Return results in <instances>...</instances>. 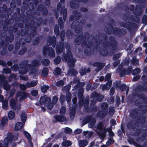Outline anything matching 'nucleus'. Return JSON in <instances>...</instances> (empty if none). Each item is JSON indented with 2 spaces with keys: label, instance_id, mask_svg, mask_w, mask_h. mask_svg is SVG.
<instances>
[{
  "label": "nucleus",
  "instance_id": "nucleus-1",
  "mask_svg": "<svg viewBox=\"0 0 147 147\" xmlns=\"http://www.w3.org/2000/svg\"><path fill=\"white\" fill-rule=\"evenodd\" d=\"M97 128L101 131L100 133H98V135L103 139L105 137L106 132L107 131L108 132L110 136H114V133L111 131V129L109 128L106 129L105 128H103L102 127V124L101 123H98L97 125Z\"/></svg>",
  "mask_w": 147,
  "mask_h": 147
},
{
  "label": "nucleus",
  "instance_id": "nucleus-2",
  "mask_svg": "<svg viewBox=\"0 0 147 147\" xmlns=\"http://www.w3.org/2000/svg\"><path fill=\"white\" fill-rule=\"evenodd\" d=\"M67 55H65L63 57L62 60L63 61H68L69 66L71 67L74 65L76 60L72 57V54L69 50H67Z\"/></svg>",
  "mask_w": 147,
  "mask_h": 147
},
{
  "label": "nucleus",
  "instance_id": "nucleus-3",
  "mask_svg": "<svg viewBox=\"0 0 147 147\" xmlns=\"http://www.w3.org/2000/svg\"><path fill=\"white\" fill-rule=\"evenodd\" d=\"M43 53L44 55H46L47 53L51 57H54L55 56L54 50L51 47L49 48V49L45 47H44L43 50Z\"/></svg>",
  "mask_w": 147,
  "mask_h": 147
},
{
  "label": "nucleus",
  "instance_id": "nucleus-4",
  "mask_svg": "<svg viewBox=\"0 0 147 147\" xmlns=\"http://www.w3.org/2000/svg\"><path fill=\"white\" fill-rule=\"evenodd\" d=\"M131 70V69L130 67L128 68L127 71L123 68L121 69H120V66L119 67V68L117 69V71L119 72L120 75L121 76H123L126 74H130Z\"/></svg>",
  "mask_w": 147,
  "mask_h": 147
},
{
  "label": "nucleus",
  "instance_id": "nucleus-5",
  "mask_svg": "<svg viewBox=\"0 0 147 147\" xmlns=\"http://www.w3.org/2000/svg\"><path fill=\"white\" fill-rule=\"evenodd\" d=\"M50 100L51 99L50 97L44 96L40 98V103L41 105H45L47 106V104L48 103Z\"/></svg>",
  "mask_w": 147,
  "mask_h": 147
},
{
  "label": "nucleus",
  "instance_id": "nucleus-6",
  "mask_svg": "<svg viewBox=\"0 0 147 147\" xmlns=\"http://www.w3.org/2000/svg\"><path fill=\"white\" fill-rule=\"evenodd\" d=\"M10 105L11 108L15 110H18L20 109V106L19 104H16L15 100L13 99L10 101Z\"/></svg>",
  "mask_w": 147,
  "mask_h": 147
},
{
  "label": "nucleus",
  "instance_id": "nucleus-7",
  "mask_svg": "<svg viewBox=\"0 0 147 147\" xmlns=\"http://www.w3.org/2000/svg\"><path fill=\"white\" fill-rule=\"evenodd\" d=\"M17 94L18 98L20 100H22L28 96V95L24 92H19L17 93Z\"/></svg>",
  "mask_w": 147,
  "mask_h": 147
},
{
  "label": "nucleus",
  "instance_id": "nucleus-8",
  "mask_svg": "<svg viewBox=\"0 0 147 147\" xmlns=\"http://www.w3.org/2000/svg\"><path fill=\"white\" fill-rule=\"evenodd\" d=\"M112 82L111 81L108 82L106 85H101L102 89L103 90H108L110 87L111 85Z\"/></svg>",
  "mask_w": 147,
  "mask_h": 147
},
{
  "label": "nucleus",
  "instance_id": "nucleus-9",
  "mask_svg": "<svg viewBox=\"0 0 147 147\" xmlns=\"http://www.w3.org/2000/svg\"><path fill=\"white\" fill-rule=\"evenodd\" d=\"M63 44L60 43L59 45L56 47V51L57 53H59L63 51Z\"/></svg>",
  "mask_w": 147,
  "mask_h": 147
},
{
  "label": "nucleus",
  "instance_id": "nucleus-10",
  "mask_svg": "<svg viewBox=\"0 0 147 147\" xmlns=\"http://www.w3.org/2000/svg\"><path fill=\"white\" fill-rule=\"evenodd\" d=\"M23 125V124L20 122H18L16 125L15 127V130L18 131L21 129Z\"/></svg>",
  "mask_w": 147,
  "mask_h": 147
},
{
  "label": "nucleus",
  "instance_id": "nucleus-11",
  "mask_svg": "<svg viewBox=\"0 0 147 147\" xmlns=\"http://www.w3.org/2000/svg\"><path fill=\"white\" fill-rule=\"evenodd\" d=\"M88 142L86 140H81L79 141V144L80 147H83L86 146Z\"/></svg>",
  "mask_w": 147,
  "mask_h": 147
},
{
  "label": "nucleus",
  "instance_id": "nucleus-12",
  "mask_svg": "<svg viewBox=\"0 0 147 147\" xmlns=\"http://www.w3.org/2000/svg\"><path fill=\"white\" fill-rule=\"evenodd\" d=\"M15 116V113L13 111H10L8 113V117L9 119L11 120L14 118Z\"/></svg>",
  "mask_w": 147,
  "mask_h": 147
},
{
  "label": "nucleus",
  "instance_id": "nucleus-13",
  "mask_svg": "<svg viewBox=\"0 0 147 147\" xmlns=\"http://www.w3.org/2000/svg\"><path fill=\"white\" fill-rule=\"evenodd\" d=\"M55 118L59 121H64L66 120V118L63 116H56L55 117Z\"/></svg>",
  "mask_w": 147,
  "mask_h": 147
},
{
  "label": "nucleus",
  "instance_id": "nucleus-14",
  "mask_svg": "<svg viewBox=\"0 0 147 147\" xmlns=\"http://www.w3.org/2000/svg\"><path fill=\"white\" fill-rule=\"evenodd\" d=\"M49 43L53 47L55 46L56 38L55 36H53L52 38H50L49 39Z\"/></svg>",
  "mask_w": 147,
  "mask_h": 147
},
{
  "label": "nucleus",
  "instance_id": "nucleus-15",
  "mask_svg": "<svg viewBox=\"0 0 147 147\" xmlns=\"http://www.w3.org/2000/svg\"><path fill=\"white\" fill-rule=\"evenodd\" d=\"M94 66L98 67V71H99L104 66V65L103 64L96 62L94 64Z\"/></svg>",
  "mask_w": 147,
  "mask_h": 147
},
{
  "label": "nucleus",
  "instance_id": "nucleus-16",
  "mask_svg": "<svg viewBox=\"0 0 147 147\" xmlns=\"http://www.w3.org/2000/svg\"><path fill=\"white\" fill-rule=\"evenodd\" d=\"M63 146L68 147L71 145V143L69 141H64L62 143Z\"/></svg>",
  "mask_w": 147,
  "mask_h": 147
},
{
  "label": "nucleus",
  "instance_id": "nucleus-17",
  "mask_svg": "<svg viewBox=\"0 0 147 147\" xmlns=\"http://www.w3.org/2000/svg\"><path fill=\"white\" fill-rule=\"evenodd\" d=\"M21 118L22 121L24 123L26 119V114L25 112H22L21 115Z\"/></svg>",
  "mask_w": 147,
  "mask_h": 147
},
{
  "label": "nucleus",
  "instance_id": "nucleus-18",
  "mask_svg": "<svg viewBox=\"0 0 147 147\" xmlns=\"http://www.w3.org/2000/svg\"><path fill=\"white\" fill-rule=\"evenodd\" d=\"M84 135L86 136V137H90L91 136L93 135V132L92 131L89 132L88 131H86L83 132Z\"/></svg>",
  "mask_w": 147,
  "mask_h": 147
},
{
  "label": "nucleus",
  "instance_id": "nucleus-19",
  "mask_svg": "<svg viewBox=\"0 0 147 147\" xmlns=\"http://www.w3.org/2000/svg\"><path fill=\"white\" fill-rule=\"evenodd\" d=\"M37 82L36 81H34L31 82V83H28L27 84V86L28 87H34L37 84Z\"/></svg>",
  "mask_w": 147,
  "mask_h": 147
},
{
  "label": "nucleus",
  "instance_id": "nucleus-20",
  "mask_svg": "<svg viewBox=\"0 0 147 147\" xmlns=\"http://www.w3.org/2000/svg\"><path fill=\"white\" fill-rule=\"evenodd\" d=\"M90 71V70L88 69L87 71L84 68H82L80 69V73L81 75H85L87 72H89Z\"/></svg>",
  "mask_w": 147,
  "mask_h": 147
},
{
  "label": "nucleus",
  "instance_id": "nucleus-21",
  "mask_svg": "<svg viewBox=\"0 0 147 147\" xmlns=\"http://www.w3.org/2000/svg\"><path fill=\"white\" fill-rule=\"evenodd\" d=\"M48 73V69L47 68H44L42 70V75L43 77H45L47 75Z\"/></svg>",
  "mask_w": 147,
  "mask_h": 147
},
{
  "label": "nucleus",
  "instance_id": "nucleus-22",
  "mask_svg": "<svg viewBox=\"0 0 147 147\" xmlns=\"http://www.w3.org/2000/svg\"><path fill=\"white\" fill-rule=\"evenodd\" d=\"M107 115V113L105 111H101L98 113V115L100 117H103Z\"/></svg>",
  "mask_w": 147,
  "mask_h": 147
},
{
  "label": "nucleus",
  "instance_id": "nucleus-23",
  "mask_svg": "<svg viewBox=\"0 0 147 147\" xmlns=\"http://www.w3.org/2000/svg\"><path fill=\"white\" fill-rule=\"evenodd\" d=\"M75 113V109H74L70 110V118L71 119H73L74 118Z\"/></svg>",
  "mask_w": 147,
  "mask_h": 147
},
{
  "label": "nucleus",
  "instance_id": "nucleus-24",
  "mask_svg": "<svg viewBox=\"0 0 147 147\" xmlns=\"http://www.w3.org/2000/svg\"><path fill=\"white\" fill-rule=\"evenodd\" d=\"M77 73L76 70L74 69H72L68 72V74L69 75L72 74L75 75L77 74Z\"/></svg>",
  "mask_w": 147,
  "mask_h": 147
},
{
  "label": "nucleus",
  "instance_id": "nucleus-25",
  "mask_svg": "<svg viewBox=\"0 0 147 147\" xmlns=\"http://www.w3.org/2000/svg\"><path fill=\"white\" fill-rule=\"evenodd\" d=\"M96 122V120L94 119H91L89 121V122L90 123V125H89V127L91 128L92 126H93Z\"/></svg>",
  "mask_w": 147,
  "mask_h": 147
},
{
  "label": "nucleus",
  "instance_id": "nucleus-26",
  "mask_svg": "<svg viewBox=\"0 0 147 147\" xmlns=\"http://www.w3.org/2000/svg\"><path fill=\"white\" fill-rule=\"evenodd\" d=\"M61 70L59 68H56L55 70L54 71V74L56 75H58L60 74Z\"/></svg>",
  "mask_w": 147,
  "mask_h": 147
},
{
  "label": "nucleus",
  "instance_id": "nucleus-27",
  "mask_svg": "<svg viewBox=\"0 0 147 147\" xmlns=\"http://www.w3.org/2000/svg\"><path fill=\"white\" fill-rule=\"evenodd\" d=\"M23 133L26 136L29 140L30 141L31 140V137L30 134L27 132L24 131H23Z\"/></svg>",
  "mask_w": 147,
  "mask_h": 147
},
{
  "label": "nucleus",
  "instance_id": "nucleus-28",
  "mask_svg": "<svg viewBox=\"0 0 147 147\" xmlns=\"http://www.w3.org/2000/svg\"><path fill=\"white\" fill-rule=\"evenodd\" d=\"M8 101L7 100L4 101L2 104L3 108L4 109H7L8 107Z\"/></svg>",
  "mask_w": 147,
  "mask_h": 147
},
{
  "label": "nucleus",
  "instance_id": "nucleus-29",
  "mask_svg": "<svg viewBox=\"0 0 147 147\" xmlns=\"http://www.w3.org/2000/svg\"><path fill=\"white\" fill-rule=\"evenodd\" d=\"M48 88L49 87L48 86H44L41 87V90L42 92H47Z\"/></svg>",
  "mask_w": 147,
  "mask_h": 147
},
{
  "label": "nucleus",
  "instance_id": "nucleus-30",
  "mask_svg": "<svg viewBox=\"0 0 147 147\" xmlns=\"http://www.w3.org/2000/svg\"><path fill=\"white\" fill-rule=\"evenodd\" d=\"M72 130L68 127H66L64 129L65 132L67 134H70L72 132Z\"/></svg>",
  "mask_w": 147,
  "mask_h": 147
},
{
  "label": "nucleus",
  "instance_id": "nucleus-31",
  "mask_svg": "<svg viewBox=\"0 0 147 147\" xmlns=\"http://www.w3.org/2000/svg\"><path fill=\"white\" fill-rule=\"evenodd\" d=\"M140 72V70L139 68H136L134 69L133 72V75H135L138 74Z\"/></svg>",
  "mask_w": 147,
  "mask_h": 147
},
{
  "label": "nucleus",
  "instance_id": "nucleus-32",
  "mask_svg": "<svg viewBox=\"0 0 147 147\" xmlns=\"http://www.w3.org/2000/svg\"><path fill=\"white\" fill-rule=\"evenodd\" d=\"M1 122L2 125H4L7 122V119L6 117H4L2 119Z\"/></svg>",
  "mask_w": 147,
  "mask_h": 147
},
{
  "label": "nucleus",
  "instance_id": "nucleus-33",
  "mask_svg": "<svg viewBox=\"0 0 147 147\" xmlns=\"http://www.w3.org/2000/svg\"><path fill=\"white\" fill-rule=\"evenodd\" d=\"M61 61V59L59 57H57L54 61V63L55 64H58Z\"/></svg>",
  "mask_w": 147,
  "mask_h": 147
},
{
  "label": "nucleus",
  "instance_id": "nucleus-34",
  "mask_svg": "<svg viewBox=\"0 0 147 147\" xmlns=\"http://www.w3.org/2000/svg\"><path fill=\"white\" fill-rule=\"evenodd\" d=\"M65 107H61L60 113L61 114L63 115L65 114Z\"/></svg>",
  "mask_w": 147,
  "mask_h": 147
},
{
  "label": "nucleus",
  "instance_id": "nucleus-35",
  "mask_svg": "<svg viewBox=\"0 0 147 147\" xmlns=\"http://www.w3.org/2000/svg\"><path fill=\"white\" fill-rule=\"evenodd\" d=\"M50 63V61L49 60L45 59L43 61V64L46 66L48 65Z\"/></svg>",
  "mask_w": 147,
  "mask_h": 147
},
{
  "label": "nucleus",
  "instance_id": "nucleus-36",
  "mask_svg": "<svg viewBox=\"0 0 147 147\" xmlns=\"http://www.w3.org/2000/svg\"><path fill=\"white\" fill-rule=\"evenodd\" d=\"M64 85L63 82L62 80H60L57 83V85L58 86H61Z\"/></svg>",
  "mask_w": 147,
  "mask_h": 147
},
{
  "label": "nucleus",
  "instance_id": "nucleus-37",
  "mask_svg": "<svg viewBox=\"0 0 147 147\" xmlns=\"http://www.w3.org/2000/svg\"><path fill=\"white\" fill-rule=\"evenodd\" d=\"M108 107L107 104L106 103H102L101 105V108L102 109H105Z\"/></svg>",
  "mask_w": 147,
  "mask_h": 147
},
{
  "label": "nucleus",
  "instance_id": "nucleus-38",
  "mask_svg": "<svg viewBox=\"0 0 147 147\" xmlns=\"http://www.w3.org/2000/svg\"><path fill=\"white\" fill-rule=\"evenodd\" d=\"M8 140L7 138H5L4 139V147H7Z\"/></svg>",
  "mask_w": 147,
  "mask_h": 147
},
{
  "label": "nucleus",
  "instance_id": "nucleus-39",
  "mask_svg": "<svg viewBox=\"0 0 147 147\" xmlns=\"http://www.w3.org/2000/svg\"><path fill=\"white\" fill-rule=\"evenodd\" d=\"M31 94L33 96H36L38 94V92L37 90H34L32 91Z\"/></svg>",
  "mask_w": 147,
  "mask_h": 147
},
{
  "label": "nucleus",
  "instance_id": "nucleus-40",
  "mask_svg": "<svg viewBox=\"0 0 147 147\" xmlns=\"http://www.w3.org/2000/svg\"><path fill=\"white\" fill-rule=\"evenodd\" d=\"M114 142V140L112 139H109L106 142V144L107 145H109L111 143Z\"/></svg>",
  "mask_w": 147,
  "mask_h": 147
},
{
  "label": "nucleus",
  "instance_id": "nucleus-41",
  "mask_svg": "<svg viewBox=\"0 0 147 147\" xmlns=\"http://www.w3.org/2000/svg\"><path fill=\"white\" fill-rule=\"evenodd\" d=\"M67 102H68L71 99V94H70L69 93H68L67 94Z\"/></svg>",
  "mask_w": 147,
  "mask_h": 147
},
{
  "label": "nucleus",
  "instance_id": "nucleus-42",
  "mask_svg": "<svg viewBox=\"0 0 147 147\" xmlns=\"http://www.w3.org/2000/svg\"><path fill=\"white\" fill-rule=\"evenodd\" d=\"M142 21L143 23L145 24H147V16H144Z\"/></svg>",
  "mask_w": 147,
  "mask_h": 147
},
{
  "label": "nucleus",
  "instance_id": "nucleus-43",
  "mask_svg": "<svg viewBox=\"0 0 147 147\" xmlns=\"http://www.w3.org/2000/svg\"><path fill=\"white\" fill-rule=\"evenodd\" d=\"M82 131V130L80 129H77L75 130L74 131V133L75 134H79Z\"/></svg>",
  "mask_w": 147,
  "mask_h": 147
},
{
  "label": "nucleus",
  "instance_id": "nucleus-44",
  "mask_svg": "<svg viewBox=\"0 0 147 147\" xmlns=\"http://www.w3.org/2000/svg\"><path fill=\"white\" fill-rule=\"evenodd\" d=\"M3 73H10V69L6 68L3 69Z\"/></svg>",
  "mask_w": 147,
  "mask_h": 147
},
{
  "label": "nucleus",
  "instance_id": "nucleus-45",
  "mask_svg": "<svg viewBox=\"0 0 147 147\" xmlns=\"http://www.w3.org/2000/svg\"><path fill=\"white\" fill-rule=\"evenodd\" d=\"M66 14H67V10L66 9H65L63 11V19L64 20H65L66 19Z\"/></svg>",
  "mask_w": 147,
  "mask_h": 147
},
{
  "label": "nucleus",
  "instance_id": "nucleus-46",
  "mask_svg": "<svg viewBox=\"0 0 147 147\" xmlns=\"http://www.w3.org/2000/svg\"><path fill=\"white\" fill-rule=\"evenodd\" d=\"M132 62L134 65L137 64L138 63V59H136L135 58H134L132 60Z\"/></svg>",
  "mask_w": 147,
  "mask_h": 147
},
{
  "label": "nucleus",
  "instance_id": "nucleus-47",
  "mask_svg": "<svg viewBox=\"0 0 147 147\" xmlns=\"http://www.w3.org/2000/svg\"><path fill=\"white\" fill-rule=\"evenodd\" d=\"M58 98L56 96H54L53 97L52 100V102L53 104H56Z\"/></svg>",
  "mask_w": 147,
  "mask_h": 147
},
{
  "label": "nucleus",
  "instance_id": "nucleus-48",
  "mask_svg": "<svg viewBox=\"0 0 147 147\" xmlns=\"http://www.w3.org/2000/svg\"><path fill=\"white\" fill-rule=\"evenodd\" d=\"M111 74H107L106 76V78L105 79V80L106 81L108 80L111 77Z\"/></svg>",
  "mask_w": 147,
  "mask_h": 147
},
{
  "label": "nucleus",
  "instance_id": "nucleus-49",
  "mask_svg": "<svg viewBox=\"0 0 147 147\" xmlns=\"http://www.w3.org/2000/svg\"><path fill=\"white\" fill-rule=\"evenodd\" d=\"M54 31L56 34L58 35L59 34L58 27L56 26L55 28Z\"/></svg>",
  "mask_w": 147,
  "mask_h": 147
},
{
  "label": "nucleus",
  "instance_id": "nucleus-50",
  "mask_svg": "<svg viewBox=\"0 0 147 147\" xmlns=\"http://www.w3.org/2000/svg\"><path fill=\"white\" fill-rule=\"evenodd\" d=\"M20 87L21 89L23 90H25L26 89V86L24 84H21L20 85Z\"/></svg>",
  "mask_w": 147,
  "mask_h": 147
},
{
  "label": "nucleus",
  "instance_id": "nucleus-51",
  "mask_svg": "<svg viewBox=\"0 0 147 147\" xmlns=\"http://www.w3.org/2000/svg\"><path fill=\"white\" fill-rule=\"evenodd\" d=\"M26 51V49L24 48L20 51V54L21 55L23 54Z\"/></svg>",
  "mask_w": 147,
  "mask_h": 147
},
{
  "label": "nucleus",
  "instance_id": "nucleus-52",
  "mask_svg": "<svg viewBox=\"0 0 147 147\" xmlns=\"http://www.w3.org/2000/svg\"><path fill=\"white\" fill-rule=\"evenodd\" d=\"M119 63V61L117 60L115 61L113 63V65L115 67H116Z\"/></svg>",
  "mask_w": 147,
  "mask_h": 147
},
{
  "label": "nucleus",
  "instance_id": "nucleus-53",
  "mask_svg": "<svg viewBox=\"0 0 147 147\" xmlns=\"http://www.w3.org/2000/svg\"><path fill=\"white\" fill-rule=\"evenodd\" d=\"M111 123L112 125H114L116 124V121L113 119H112L111 121Z\"/></svg>",
  "mask_w": 147,
  "mask_h": 147
},
{
  "label": "nucleus",
  "instance_id": "nucleus-54",
  "mask_svg": "<svg viewBox=\"0 0 147 147\" xmlns=\"http://www.w3.org/2000/svg\"><path fill=\"white\" fill-rule=\"evenodd\" d=\"M120 56V55L119 54H116L113 57V59H117V58H119V57Z\"/></svg>",
  "mask_w": 147,
  "mask_h": 147
},
{
  "label": "nucleus",
  "instance_id": "nucleus-55",
  "mask_svg": "<svg viewBox=\"0 0 147 147\" xmlns=\"http://www.w3.org/2000/svg\"><path fill=\"white\" fill-rule=\"evenodd\" d=\"M60 100H61V102H63L65 101V98L64 96L61 95V96L60 98Z\"/></svg>",
  "mask_w": 147,
  "mask_h": 147
},
{
  "label": "nucleus",
  "instance_id": "nucleus-56",
  "mask_svg": "<svg viewBox=\"0 0 147 147\" xmlns=\"http://www.w3.org/2000/svg\"><path fill=\"white\" fill-rule=\"evenodd\" d=\"M122 86L123 87V88H121V90L122 91H123L124 90H125V89L126 88V86L124 84L122 85Z\"/></svg>",
  "mask_w": 147,
  "mask_h": 147
},
{
  "label": "nucleus",
  "instance_id": "nucleus-57",
  "mask_svg": "<svg viewBox=\"0 0 147 147\" xmlns=\"http://www.w3.org/2000/svg\"><path fill=\"white\" fill-rule=\"evenodd\" d=\"M114 93V90L113 88H111L110 90V94L111 95H112Z\"/></svg>",
  "mask_w": 147,
  "mask_h": 147
},
{
  "label": "nucleus",
  "instance_id": "nucleus-58",
  "mask_svg": "<svg viewBox=\"0 0 147 147\" xmlns=\"http://www.w3.org/2000/svg\"><path fill=\"white\" fill-rule=\"evenodd\" d=\"M142 50V48L141 47H139L136 50V52L137 53L139 52H140Z\"/></svg>",
  "mask_w": 147,
  "mask_h": 147
},
{
  "label": "nucleus",
  "instance_id": "nucleus-59",
  "mask_svg": "<svg viewBox=\"0 0 147 147\" xmlns=\"http://www.w3.org/2000/svg\"><path fill=\"white\" fill-rule=\"evenodd\" d=\"M89 99L88 98H86V102L84 103V105H88L89 104Z\"/></svg>",
  "mask_w": 147,
  "mask_h": 147
},
{
  "label": "nucleus",
  "instance_id": "nucleus-60",
  "mask_svg": "<svg viewBox=\"0 0 147 147\" xmlns=\"http://www.w3.org/2000/svg\"><path fill=\"white\" fill-rule=\"evenodd\" d=\"M77 101V98H74L73 99V104H75Z\"/></svg>",
  "mask_w": 147,
  "mask_h": 147
},
{
  "label": "nucleus",
  "instance_id": "nucleus-61",
  "mask_svg": "<svg viewBox=\"0 0 147 147\" xmlns=\"http://www.w3.org/2000/svg\"><path fill=\"white\" fill-rule=\"evenodd\" d=\"M139 76L138 77H134L133 79V80L134 81H137L139 79Z\"/></svg>",
  "mask_w": 147,
  "mask_h": 147
},
{
  "label": "nucleus",
  "instance_id": "nucleus-62",
  "mask_svg": "<svg viewBox=\"0 0 147 147\" xmlns=\"http://www.w3.org/2000/svg\"><path fill=\"white\" fill-rule=\"evenodd\" d=\"M38 62L37 61H34V66H36L38 65Z\"/></svg>",
  "mask_w": 147,
  "mask_h": 147
},
{
  "label": "nucleus",
  "instance_id": "nucleus-63",
  "mask_svg": "<svg viewBox=\"0 0 147 147\" xmlns=\"http://www.w3.org/2000/svg\"><path fill=\"white\" fill-rule=\"evenodd\" d=\"M114 110L113 109H112L111 110L109 111V113L110 114L112 115L113 114V113Z\"/></svg>",
  "mask_w": 147,
  "mask_h": 147
},
{
  "label": "nucleus",
  "instance_id": "nucleus-64",
  "mask_svg": "<svg viewBox=\"0 0 147 147\" xmlns=\"http://www.w3.org/2000/svg\"><path fill=\"white\" fill-rule=\"evenodd\" d=\"M47 108L49 109H51L53 108V106L52 105H49L47 106Z\"/></svg>",
  "mask_w": 147,
  "mask_h": 147
}]
</instances>
